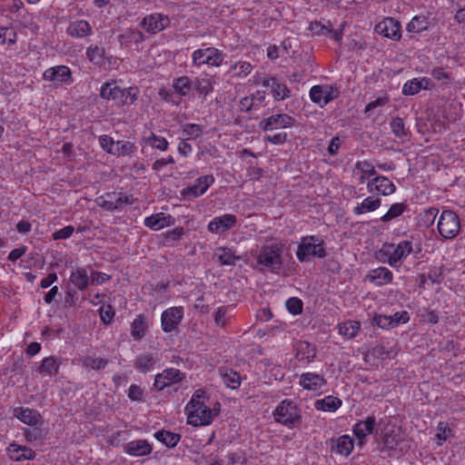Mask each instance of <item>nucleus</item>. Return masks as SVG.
Here are the masks:
<instances>
[{
  "instance_id": "nucleus-30",
  "label": "nucleus",
  "mask_w": 465,
  "mask_h": 465,
  "mask_svg": "<svg viewBox=\"0 0 465 465\" xmlns=\"http://www.w3.org/2000/svg\"><path fill=\"white\" fill-rule=\"evenodd\" d=\"M143 34L136 29H129L118 35L119 43L123 46H127L131 43L139 44L143 42Z\"/></svg>"
},
{
  "instance_id": "nucleus-31",
  "label": "nucleus",
  "mask_w": 465,
  "mask_h": 465,
  "mask_svg": "<svg viewBox=\"0 0 465 465\" xmlns=\"http://www.w3.org/2000/svg\"><path fill=\"white\" fill-rule=\"evenodd\" d=\"M60 361L58 359L54 356H49L42 361L40 366L38 367V371L52 376L58 373Z\"/></svg>"
},
{
  "instance_id": "nucleus-47",
  "label": "nucleus",
  "mask_w": 465,
  "mask_h": 465,
  "mask_svg": "<svg viewBox=\"0 0 465 465\" xmlns=\"http://www.w3.org/2000/svg\"><path fill=\"white\" fill-rule=\"evenodd\" d=\"M252 68L250 63L240 61L231 66L230 72L237 77H244L252 72Z\"/></svg>"
},
{
  "instance_id": "nucleus-45",
  "label": "nucleus",
  "mask_w": 465,
  "mask_h": 465,
  "mask_svg": "<svg viewBox=\"0 0 465 465\" xmlns=\"http://www.w3.org/2000/svg\"><path fill=\"white\" fill-rule=\"evenodd\" d=\"M214 255L218 258L223 265H232L235 262V256L228 248L219 247L215 249Z\"/></svg>"
},
{
  "instance_id": "nucleus-22",
  "label": "nucleus",
  "mask_w": 465,
  "mask_h": 465,
  "mask_svg": "<svg viewBox=\"0 0 465 465\" xmlns=\"http://www.w3.org/2000/svg\"><path fill=\"white\" fill-rule=\"evenodd\" d=\"M10 458L15 461L31 460L35 457V452L25 446H20L17 444H10L8 447Z\"/></svg>"
},
{
  "instance_id": "nucleus-6",
  "label": "nucleus",
  "mask_w": 465,
  "mask_h": 465,
  "mask_svg": "<svg viewBox=\"0 0 465 465\" xmlns=\"http://www.w3.org/2000/svg\"><path fill=\"white\" fill-rule=\"evenodd\" d=\"M214 183V177L212 174H206L203 175L196 179L195 183L188 186L186 188H183L181 192V194L185 199H194L201 195H203L207 189Z\"/></svg>"
},
{
  "instance_id": "nucleus-29",
  "label": "nucleus",
  "mask_w": 465,
  "mask_h": 465,
  "mask_svg": "<svg viewBox=\"0 0 465 465\" xmlns=\"http://www.w3.org/2000/svg\"><path fill=\"white\" fill-rule=\"evenodd\" d=\"M156 362V359L153 353L145 352L136 357L134 361V367L142 371L145 372L151 370Z\"/></svg>"
},
{
  "instance_id": "nucleus-33",
  "label": "nucleus",
  "mask_w": 465,
  "mask_h": 465,
  "mask_svg": "<svg viewBox=\"0 0 465 465\" xmlns=\"http://www.w3.org/2000/svg\"><path fill=\"white\" fill-rule=\"evenodd\" d=\"M411 252V243L409 242H403L399 243L394 249L392 253L389 257V263L394 265L400 262L404 256L408 255Z\"/></svg>"
},
{
  "instance_id": "nucleus-14",
  "label": "nucleus",
  "mask_w": 465,
  "mask_h": 465,
  "mask_svg": "<svg viewBox=\"0 0 465 465\" xmlns=\"http://www.w3.org/2000/svg\"><path fill=\"white\" fill-rule=\"evenodd\" d=\"M70 69L65 65H58L48 68L44 73V79L46 81L69 84L72 81Z\"/></svg>"
},
{
  "instance_id": "nucleus-4",
  "label": "nucleus",
  "mask_w": 465,
  "mask_h": 465,
  "mask_svg": "<svg viewBox=\"0 0 465 465\" xmlns=\"http://www.w3.org/2000/svg\"><path fill=\"white\" fill-rule=\"evenodd\" d=\"M193 63L195 65L208 64L220 66L223 61V53L214 47L195 50L192 54Z\"/></svg>"
},
{
  "instance_id": "nucleus-41",
  "label": "nucleus",
  "mask_w": 465,
  "mask_h": 465,
  "mask_svg": "<svg viewBox=\"0 0 465 465\" xmlns=\"http://www.w3.org/2000/svg\"><path fill=\"white\" fill-rule=\"evenodd\" d=\"M271 92L276 101H282L290 96V90L286 84L280 83L277 79L272 80Z\"/></svg>"
},
{
  "instance_id": "nucleus-36",
  "label": "nucleus",
  "mask_w": 465,
  "mask_h": 465,
  "mask_svg": "<svg viewBox=\"0 0 465 465\" xmlns=\"http://www.w3.org/2000/svg\"><path fill=\"white\" fill-rule=\"evenodd\" d=\"M360 327L361 323L357 321H348L338 325L339 332L349 339L356 336Z\"/></svg>"
},
{
  "instance_id": "nucleus-52",
  "label": "nucleus",
  "mask_w": 465,
  "mask_h": 465,
  "mask_svg": "<svg viewBox=\"0 0 465 465\" xmlns=\"http://www.w3.org/2000/svg\"><path fill=\"white\" fill-rule=\"evenodd\" d=\"M420 91V84L417 78H414L404 84L402 93L405 95H414Z\"/></svg>"
},
{
  "instance_id": "nucleus-10",
  "label": "nucleus",
  "mask_w": 465,
  "mask_h": 465,
  "mask_svg": "<svg viewBox=\"0 0 465 465\" xmlns=\"http://www.w3.org/2000/svg\"><path fill=\"white\" fill-rule=\"evenodd\" d=\"M184 378V373L181 372L179 370L174 368L166 369L162 373H158L155 376L153 386L158 391H162L172 383L179 382Z\"/></svg>"
},
{
  "instance_id": "nucleus-61",
  "label": "nucleus",
  "mask_w": 465,
  "mask_h": 465,
  "mask_svg": "<svg viewBox=\"0 0 465 465\" xmlns=\"http://www.w3.org/2000/svg\"><path fill=\"white\" fill-rule=\"evenodd\" d=\"M114 141L112 137L108 135H102L99 138V143L101 147L108 153H113L114 147Z\"/></svg>"
},
{
  "instance_id": "nucleus-12",
  "label": "nucleus",
  "mask_w": 465,
  "mask_h": 465,
  "mask_svg": "<svg viewBox=\"0 0 465 465\" xmlns=\"http://www.w3.org/2000/svg\"><path fill=\"white\" fill-rule=\"evenodd\" d=\"M376 32L387 38L392 40H399L401 38V25L400 23L391 18H385L376 25Z\"/></svg>"
},
{
  "instance_id": "nucleus-27",
  "label": "nucleus",
  "mask_w": 465,
  "mask_h": 465,
  "mask_svg": "<svg viewBox=\"0 0 465 465\" xmlns=\"http://www.w3.org/2000/svg\"><path fill=\"white\" fill-rule=\"evenodd\" d=\"M171 216H166L163 213H159L147 217L144 221L145 225L153 231L163 229L165 225H169Z\"/></svg>"
},
{
  "instance_id": "nucleus-8",
  "label": "nucleus",
  "mask_w": 465,
  "mask_h": 465,
  "mask_svg": "<svg viewBox=\"0 0 465 465\" xmlns=\"http://www.w3.org/2000/svg\"><path fill=\"white\" fill-rule=\"evenodd\" d=\"M188 423L193 426L208 425L213 420V411L205 404L189 408Z\"/></svg>"
},
{
  "instance_id": "nucleus-3",
  "label": "nucleus",
  "mask_w": 465,
  "mask_h": 465,
  "mask_svg": "<svg viewBox=\"0 0 465 465\" xmlns=\"http://www.w3.org/2000/svg\"><path fill=\"white\" fill-rule=\"evenodd\" d=\"M282 248L273 245L263 247L258 255V262L265 266L271 272L278 273L282 262Z\"/></svg>"
},
{
  "instance_id": "nucleus-64",
  "label": "nucleus",
  "mask_w": 465,
  "mask_h": 465,
  "mask_svg": "<svg viewBox=\"0 0 465 465\" xmlns=\"http://www.w3.org/2000/svg\"><path fill=\"white\" fill-rule=\"evenodd\" d=\"M266 142H270L273 144H282L287 140L286 133H279L273 135H268L264 138Z\"/></svg>"
},
{
  "instance_id": "nucleus-48",
  "label": "nucleus",
  "mask_w": 465,
  "mask_h": 465,
  "mask_svg": "<svg viewBox=\"0 0 465 465\" xmlns=\"http://www.w3.org/2000/svg\"><path fill=\"white\" fill-rule=\"evenodd\" d=\"M325 88L322 85H314L310 90V98L311 100L320 104L322 107L324 106L323 101L325 100Z\"/></svg>"
},
{
  "instance_id": "nucleus-50",
  "label": "nucleus",
  "mask_w": 465,
  "mask_h": 465,
  "mask_svg": "<svg viewBox=\"0 0 465 465\" xmlns=\"http://www.w3.org/2000/svg\"><path fill=\"white\" fill-rule=\"evenodd\" d=\"M406 205L404 203H394L389 211L381 217V221L388 222L393 218L400 216L405 210Z\"/></svg>"
},
{
  "instance_id": "nucleus-62",
  "label": "nucleus",
  "mask_w": 465,
  "mask_h": 465,
  "mask_svg": "<svg viewBox=\"0 0 465 465\" xmlns=\"http://www.w3.org/2000/svg\"><path fill=\"white\" fill-rule=\"evenodd\" d=\"M374 322L381 328H393V320L391 316L378 315L374 317Z\"/></svg>"
},
{
  "instance_id": "nucleus-54",
  "label": "nucleus",
  "mask_w": 465,
  "mask_h": 465,
  "mask_svg": "<svg viewBox=\"0 0 465 465\" xmlns=\"http://www.w3.org/2000/svg\"><path fill=\"white\" fill-rule=\"evenodd\" d=\"M204 399H205V391L203 390H197L193 394V397L189 403L186 406V410H189V408H195L199 405L204 404Z\"/></svg>"
},
{
  "instance_id": "nucleus-44",
  "label": "nucleus",
  "mask_w": 465,
  "mask_h": 465,
  "mask_svg": "<svg viewBox=\"0 0 465 465\" xmlns=\"http://www.w3.org/2000/svg\"><path fill=\"white\" fill-rule=\"evenodd\" d=\"M193 85L200 94H203L204 96H206L213 91V84L211 80L208 78L196 77L193 81Z\"/></svg>"
},
{
  "instance_id": "nucleus-13",
  "label": "nucleus",
  "mask_w": 465,
  "mask_h": 465,
  "mask_svg": "<svg viewBox=\"0 0 465 465\" xmlns=\"http://www.w3.org/2000/svg\"><path fill=\"white\" fill-rule=\"evenodd\" d=\"M331 451L339 455L348 456L353 450L354 442L349 435H342L330 440Z\"/></svg>"
},
{
  "instance_id": "nucleus-58",
  "label": "nucleus",
  "mask_w": 465,
  "mask_h": 465,
  "mask_svg": "<svg viewBox=\"0 0 465 465\" xmlns=\"http://www.w3.org/2000/svg\"><path fill=\"white\" fill-rule=\"evenodd\" d=\"M227 309L219 307L214 314V322L217 326L224 327L227 323Z\"/></svg>"
},
{
  "instance_id": "nucleus-19",
  "label": "nucleus",
  "mask_w": 465,
  "mask_h": 465,
  "mask_svg": "<svg viewBox=\"0 0 465 465\" xmlns=\"http://www.w3.org/2000/svg\"><path fill=\"white\" fill-rule=\"evenodd\" d=\"M375 424V418L369 416L365 420L359 421L353 426V433L361 445L363 444L364 438L373 432Z\"/></svg>"
},
{
  "instance_id": "nucleus-49",
  "label": "nucleus",
  "mask_w": 465,
  "mask_h": 465,
  "mask_svg": "<svg viewBox=\"0 0 465 465\" xmlns=\"http://www.w3.org/2000/svg\"><path fill=\"white\" fill-rule=\"evenodd\" d=\"M309 29L313 35H327L332 33L331 24L330 22H328V25H322L318 21L312 22Z\"/></svg>"
},
{
  "instance_id": "nucleus-20",
  "label": "nucleus",
  "mask_w": 465,
  "mask_h": 465,
  "mask_svg": "<svg viewBox=\"0 0 465 465\" xmlns=\"http://www.w3.org/2000/svg\"><path fill=\"white\" fill-rule=\"evenodd\" d=\"M296 358L299 361L311 362L316 357L315 347L306 341H299L295 346Z\"/></svg>"
},
{
  "instance_id": "nucleus-32",
  "label": "nucleus",
  "mask_w": 465,
  "mask_h": 465,
  "mask_svg": "<svg viewBox=\"0 0 465 465\" xmlns=\"http://www.w3.org/2000/svg\"><path fill=\"white\" fill-rule=\"evenodd\" d=\"M315 408L324 411H335L341 405V401L333 396H326L324 399L315 401Z\"/></svg>"
},
{
  "instance_id": "nucleus-63",
  "label": "nucleus",
  "mask_w": 465,
  "mask_h": 465,
  "mask_svg": "<svg viewBox=\"0 0 465 465\" xmlns=\"http://www.w3.org/2000/svg\"><path fill=\"white\" fill-rule=\"evenodd\" d=\"M355 168L361 170L363 173H368L369 175H374L376 173L374 167L367 161L357 162Z\"/></svg>"
},
{
  "instance_id": "nucleus-7",
  "label": "nucleus",
  "mask_w": 465,
  "mask_h": 465,
  "mask_svg": "<svg viewBox=\"0 0 465 465\" xmlns=\"http://www.w3.org/2000/svg\"><path fill=\"white\" fill-rule=\"evenodd\" d=\"M295 124V119L287 114H273L260 122V128L272 131L278 128H288Z\"/></svg>"
},
{
  "instance_id": "nucleus-2",
  "label": "nucleus",
  "mask_w": 465,
  "mask_h": 465,
  "mask_svg": "<svg viewBox=\"0 0 465 465\" xmlns=\"http://www.w3.org/2000/svg\"><path fill=\"white\" fill-rule=\"evenodd\" d=\"M274 420L285 426L292 427L301 421L296 405L289 401H282L273 412Z\"/></svg>"
},
{
  "instance_id": "nucleus-40",
  "label": "nucleus",
  "mask_w": 465,
  "mask_h": 465,
  "mask_svg": "<svg viewBox=\"0 0 465 465\" xmlns=\"http://www.w3.org/2000/svg\"><path fill=\"white\" fill-rule=\"evenodd\" d=\"M16 417L25 424L35 425L39 421L40 415L38 412L28 408H20Z\"/></svg>"
},
{
  "instance_id": "nucleus-42",
  "label": "nucleus",
  "mask_w": 465,
  "mask_h": 465,
  "mask_svg": "<svg viewBox=\"0 0 465 465\" xmlns=\"http://www.w3.org/2000/svg\"><path fill=\"white\" fill-rule=\"evenodd\" d=\"M381 205V200L379 198L367 197L360 205L354 208V213L361 214L366 212L376 210Z\"/></svg>"
},
{
  "instance_id": "nucleus-46",
  "label": "nucleus",
  "mask_w": 465,
  "mask_h": 465,
  "mask_svg": "<svg viewBox=\"0 0 465 465\" xmlns=\"http://www.w3.org/2000/svg\"><path fill=\"white\" fill-rule=\"evenodd\" d=\"M224 384L232 389H236L241 384L240 374L232 370H226L225 372H221Z\"/></svg>"
},
{
  "instance_id": "nucleus-59",
  "label": "nucleus",
  "mask_w": 465,
  "mask_h": 465,
  "mask_svg": "<svg viewBox=\"0 0 465 465\" xmlns=\"http://www.w3.org/2000/svg\"><path fill=\"white\" fill-rule=\"evenodd\" d=\"M114 89H116V85L110 83H105L101 87L100 95L104 99L113 100L114 97Z\"/></svg>"
},
{
  "instance_id": "nucleus-24",
  "label": "nucleus",
  "mask_w": 465,
  "mask_h": 465,
  "mask_svg": "<svg viewBox=\"0 0 465 465\" xmlns=\"http://www.w3.org/2000/svg\"><path fill=\"white\" fill-rule=\"evenodd\" d=\"M135 90L136 89L133 87L123 89L116 86V89H114V101L119 105L131 104L137 99Z\"/></svg>"
},
{
  "instance_id": "nucleus-5",
  "label": "nucleus",
  "mask_w": 465,
  "mask_h": 465,
  "mask_svg": "<svg viewBox=\"0 0 465 465\" xmlns=\"http://www.w3.org/2000/svg\"><path fill=\"white\" fill-rule=\"evenodd\" d=\"M96 203L105 210L114 211L122 208L124 205L131 204L133 200L122 193L113 192L100 196L97 198Z\"/></svg>"
},
{
  "instance_id": "nucleus-53",
  "label": "nucleus",
  "mask_w": 465,
  "mask_h": 465,
  "mask_svg": "<svg viewBox=\"0 0 465 465\" xmlns=\"http://www.w3.org/2000/svg\"><path fill=\"white\" fill-rule=\"evenodd\" d=\"M287 310L293 315L300 314L302 312V302L296 297H292L286 302Z\"/></svg>"
},
{
  "instance_id": "nucleus-43",
  "label": "nucleus",
  "mask_w": 465,
  "mask_h": 465,
  "mask_svg": "<svg viewBox=\"0 0 465 465\" xmlns=\"http://www.w3.org/2000/svg\"><path fill=\"white\" fill-rule=\"evenodd\" d=\"M134 144L129 141H117L114 143L112 154L118 156L130 155L134 153Z\"/></svg>"
},
{
  "instance_id": "nucleus-34",
  "label": "nucleus",
  "mask_w": 465,
  "mask_h": 465,
  "mask_svg": "<svg viewBox=\"0 0 465 465\" xmlns=\"http://www.w3.org/2000/svg\"><path fill=\"white\" fill-rule=\"evenodd\" d=\"M154 437L167 447H175L179 442L181 436L168 430H159L154 434Z\"/></svg>"
},
{
  "instance_id": "nucleus-15",
  "label": "nucleus",
  "mask_w": 465,
  "mask_h": 465,
  "mask_svg": "<svg viewBox=\"0 0 465 465\" xmlns=\"http://www.w3.org/2000/svg\"><path fill=\"white\" fill-rule=\"evenodd\" d=\"M381 438L384 444V448L381 450L382 452H387L388 456H391V452L393 451L401 441V434L398 430L394 428L386 427L381 433Z\"/></svg>"
},
{
  "instance_id": "nucleus-28",
  "label": "nucleus",
  "mask_w": 465,
  "mask_h": 465,
  "mask_svg": "<svg viewBox=\"0 0 465 465\" xmlns=\"http://www.w3.org/2000/svg\"><path fill=\"white\" fill-rule=\"evenodd\" d=\"M390 126L394 135L401 141H407L410 139V131L405 127L402 118L393 117L390 122Z\"/></svg>"
},
{
  "instance_id": "nucleus-51",
  "label": "nucleus",
  "mask_w": 465,
  "mask_h": 465,
  "mask_svg": "<svg viewBox=\"0 0 465 465\" xmlns=\"http://www.w3.org/2000/svg\"><path fill=\"white\" fill-rule=\"evenodd\" d=\"M108 361L103 358H93L88 356L83 359V365L84 367H90L93 370L104 369Z\"/></svg>"
},
{
  "instance_id": "nucleus-39",
  "label": "nucleus",
  "mask_w": 465,
  "mask_h": 465,
  "mask_svg": "<svg viewBox=\"0 0 465 465\" xmlns=\"http://www.w3.org/2000/svg\"><path fill=\"white\" fill-rule=\"evenodd\" d=\"M428 18L423 15L414 16L407 25V30L412 33H420L429 27Z\"/></svg>"
},
{
  "instance_id": "nucleus-38",
  "label": "nucleus",
  "mask_w": 465,
  "mask_h": 465,
  "mask_svg": "<svg viewBox=\"0 0 465 465\" xmlns=\"http://www.w3.org/2000/svg\"><path fill=\"white\" fill-rule=\"evenodd\" d=\"M146 329V322L145 317L143 315H139L136 319L134 320L131 325V333L134 340H141L145 332Z\"/></svg>"
},
{
  "instance_id": "nucleus-25",
  "label": "nucleus",
  "mask_w": 465,
  "mask_h": 465,
  "mask_svg": "<svg viewBox=\"0 0 465 465\" xmlns=\"http://www.w3.org/2000/svg\"><path fill=\"white\" fill-rule=\"evenodd\" d=\"M165 19L166 18H163L160 14H153L145 16L141 24L146 31L155 34L165 27V25L163 24Z\"/></svg>"
},
{
  "instance_id": "nucleus-9",
  "label": "nucleus",
  "mask_w": 465,
  "mask_h": 465,
  "mask_svg": "<svg viewBox=\"0 0 465 465\" xmlns=\"http://www.w3.org/2000/svg\"><path fill=\"white\" fill-rule=\"evenodd\" d=\"M437 228L438 232H460V222L453 211L445 210L440 216Z\"/></svg>"
},
{
  "instance_id": "nucleus-60",
  "label": "nucleus",
  "mask_w": 465,
  "mask_h": 465,
  "mask_svg": "<svg viewBox=\"0 0 465 465\" xmlns=\"http://www.w3.org/2000/svg\"><path fill=\"white\" fill-rule=\"evenodd\" d=\"M104 50L95 46L89 47L86 51V55L91 62L99 63L103 57Z\"/></svg>"
},
{
  "instance_id": "nucleus-26",
  "label": "nucleus",
  "mask_w": 465,
  "mask_h": 465,
  "mask_svg": "<svg viewBox=\"0 0 465 465\" xmlns=\"http://www.w3.org/2000/svg\"><path fill=\"white\" fill-rule=\"evenodd\" d=\"M92 28L88 22L78 20L73 22L67 27V34L72 37L81 38L91 34Z\"/></svg>"
},
{
  "instance_id": "nucleus-18",
  "label": "nucleus",
  "mask_w": 465,
  "mask_h": 465,
  "mask_svg": "<svg viewBox=\"0 0 465 465\" xmlns=\"http://www.w3.org/2000/svg\"><path fill=\"white\" fill-rule=\"evenodd\" d=\"M125 453L131 456H145L152 452V447L145 440H132L124 445Z\"/></svg>"
},
{
  "instance_id": "nucleus-55",
  "label": "nucleus",
  "mask_w": 465,
  "mask_h": 465,
  "mask_svg": "<svg viewBox=\"0 0 465 465\" xmlns=\"http://www.w3.org/2000/svg\"><path fill=\"white\" fill-rule=\"evenodd\" d=\"M183 132L188 137L195 139L201 135L203 129L199 124H186L183 125Z\"/></svg>"
},
{
  "instance_id": "nucleus-21",
  "label": "nucleus",
  "mask_w": 465,
  "mask_h": 465,
  "mask_svg": "<svg viewBox=\"0 0 465 465\" xmlns=\"http://www.w3.org/2000/svg\"><path fill=\"white\" fill-rule=\"evenodd\" d=\"M236 223V217L233 214H224L219 217H215L208 224V230L210 232L222 231L225 232L232 228Z\"/></svg>"
},
{
  "instance_id": "nucleus-37",
  "label": "nucleus",
  "mask_w": 465,
  "mask_h": 465,
  "mask_svg": "<svg viewBox=\"0 0 465 465\" xmlns=\"http://www.w3.org/2000/svg\"><path fill=\"white\" fill-rule=\"evenodd\" d=\"M71 282L79 290H84L88 285L89 277L84 269H77L70 276Z\"/></svg>"
},
{
  "instance_id": "nucleus-1",
  "label": "nucleus",
  "mask_w": 465,
  "mask_h": 465,
  "mask_svg": "<svg viewBox=\"0 0 465 465\" xmlns=\"http://www.w3.org/2000/svg\"><path fill=\"white\" fill-rule=\"evenodd\" d=\"M296 255L300 262H305L310 256L324 257L325 251L322 247V240L315 235L302 238Z\"/></svg>"
},
{
  "instance_id": "nucleus-35",
  "label": "nucleus",
  "mask_w": 465,
  "mask_h": 465,
  "mask_svg": "<svg viewBox=\"0 0 465 465\" xmlns=\"http://www.w3.org/2000/svg\"><path fill=\"white\" fill-rule=\"evenodd\" d=\"M193 86V81L188 76H181L173 80V87L181 96L187 95Z\"/></svg>"
},
{
  "instance_id": "nucleus-57",
  "label": "nucleus",
  "mask_w": 465,
  "mask_h": 465,
  "mask_svg": "<svg viewBox=\"0 0 465 465\" xmlns=\"http://www.w3.org/2000/svg\"><path fill=\"white\" fill-rule=\"evenodd\" d=\"M149 142L153 147L159 149L161 151H164L168 147V142L165 138L157 136L153 133L151 134Z\"/></svg>"
},
{
  "instance_id": "nucleus-11",
  "label": "nucleus",
  "mask_w": 465,
  "mask_h": 465,
  "mask_svg": "<svg viewBox=\"0 0 465 465\" xmlns=\"http://www.w3.org/2000/svg\"><path fill=\"white\" fill-rule=\"evenodd\" d=\"M183 312L182 307H172L165 310L162 314V328L165 332L174 330L183 319Z\"/></svg>"
},
{
  "instance_id": "nucleus-23",
  "label": "nucleus",
  "mask_w": 465,
  "mask_h": 465,
  "mask_svg": "<svg viewBox=\"0 0 465 465\" xmlns=\"http://www.w3.org/2000/svg\"><path fill=\"white\" fill-rule=\"evenodd\" d=\"M367 279H369L371 282L381 286L391 282L392 272L386 267H379L377 269L371 270L368 273Z\"/></svg>"
},
{
  "instance_id": "nucleus-56",
  "label": "nucleus",
  "mask_w": 465,
  "mask_h": 465,
  "mask_svg": "<svg viewBox=\"0 0 465 465\" xmlns=\"http://www.w3.org/2000/svg\"><path fill=\"white\" fill-rule=\"evenodd\" d=\"M100 316L104 323L108 324L111 322L114 316V310L112 305H103L100 308Z\"/></svg>"
},
{
  "instance_id": "nucleus-17",
  "label": "nucleus",
  "mask_w": 465,
  "mask_h": 465,
  "mask_svg": "<svg viewBox=\"0 0 465 465\" xmlns=\"http://www.w3.org/2000/svg\"><path fill=\"white\" fill-rule=\"evenodd\" d=\"M367 187L370 192L374 190L380 192L383 195H390L395 192V185L385 176H378L371 180Z\"/></svg>"
},
{
  "instance_id": "nucleus-16",
  "label": "nucleus",
  "mask_w": 465,
  "mask_h": 465,
  "mask_svg": "<svg viewBox=\"0 0 465 465\" xmlns=\"http://www.w3.org/2000/svg\"><path fill=\"white\" fill-rule=\"evenodd\" d=\"M299 384L304 390L317 391L326 384V380L320 374L305 372L301 375Z\"/></svg>"
}]
</instances>
